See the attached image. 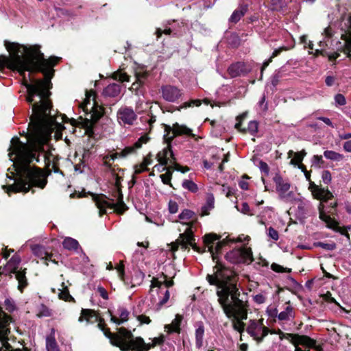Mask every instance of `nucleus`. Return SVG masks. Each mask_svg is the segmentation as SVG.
<instances>
[{"instance_id":"1a4fd4ad","label":"nucleus","mask_w":351,"mask_h":351,"mask_svg":"<svg viewBox=\"0 0 351 351\" xmlns=\"http://www.w3.org/2000/svg\"><path fill=\"white\" fill-rule=\"evenodd\" d=\"M165 134L164 135V140L167 143H171L174 137L180 135H186L191 137H195L192 130L184 125H180L176 123L172 127L165 125Z\"/></svg>"},{"instance_id":"6e6552de","label":"nucleus","mask_w":351,"mask_h":351,"mask_svg":"<svg viewBox=\"0 0 351 351\" xmlns=\"http://www.w3.org/2000/svg\"><path fill=\"white\" fill-rule=\"evenodd\" d=\"M226 259L232 263H251L253 261L252 252L249 247L234 249L226 254Z\"/></svg>"},{"instance_id":"7c9ffc66","label":"nucleus","mask_w":351,"mask_h":351,"mask_svg":"<svg viewBox=\"0 0 351 351\" xmlns=\"http://www.w3.org/2000/svg\"><path fill=\"white\" fill-rule=\"evenodd\" d=\"M62 245L64 248L68 250H76L80 245L77 240L71 237H66L64 239Z\"/></svg>"},{"instance_id":"c9c22d12","label":"nucleus","mask_w":351,"mask_h":351,"mask_svg":"<svg viewBox=\"0 0 351 351\" xmlns=\"http://www.w3.org/2000/svg\"><path fill=\"white\" fill-rule=\"evenodd\" d=\"M182 186L184 189H187L192 193H196L198 190L197 184L190 180H184L182 182Z\"/></svg>"},{"instance_id":"a19ab883","label":"nucleus","mask_w":351,"mask_h":351,"mask_svg":"<svg viewBox=\"0 0 351 351\" xmlns=\"http://www.w3.org/2000/svg\"><path fill=\"white\" fill-rule=\"evenodd\" d=\"M38 315L39 317H50L52 315V311L47 306L42 304L38 308Z\"/></svg>"},{"instance_id":"864d4df0","label":"nucleus","mask_w":351,"mask_h":351,"mask_svg":"<svg viewBox=\"0 0 351 351\" xmlns=\"http://www.w3.org/2000/svg\"><path fill=\"white\" fill-rule=\"evenodd\" d=\"M192 104H194L197 106H199L201 104V102L199 100H192L190 102H185L182 106H180L178 108V110H180L181 108H186L189 107H191Z\"/></svg>"},{"instance_id":"f257e3e1","label":"nucleus","mask_w":351,"mask_h":351,"mask_svg":"<svg viewBox=\"0 0 351 351\" xmlns=\"http://www.w3.org/2000/svg\"><path fill=\"white\" fill-rule=\"evenodd\" d=\"M10 57L0 56V71L7 67L17 71L23 76V84L27 88L26 100L32 104V114L27 134V143H22L14 137L11 141L12 152L9 157L13 162L14 171L18 178L13 184L3 186L5 192L27 193L32 187L44 189L47 183V175L40 169L32 167L29 163L39 162L40 153L46 159L43 145L48 141L57 124L56 119L51 114V102L49 99L51 88V79L53 74L52 67L59 58L51 57L47 60L39 49H7Z\"/></svg>"},{"instance_id":"5701e85b","label":"nucleus","mask_w":351,"mask_h":351,"mask_svg":"<svg viewBox=\"0 0 351 351\" xmlns=\"http://www.w3.org/2000/svg\"><path fill=\"white\" fill-rule=\"evenodd\" d=\"M306 155V152L304 149L298 152H294L293 150H289L288 152V158L293 157L290 161V164L294 166L300 164Z\"/></svg>"},{"instance_id":"412c9836","label":"nucleus","mask_w":351,"mask_h":351,"mask_svg":"<svg viewBox=\"0 0 351 351\" xmlns=\"http://www.w3.org/2000/svg\"><path fill=\"white\" fill-rule=\"evenodd\" d=\"M204 335V326L202 322L196 323L195 329V346L197 348H200L203 346V339Z\"/></svg>"},{"instance_id":"37998d69","label":"nucleus","mask_w":351,"mask_h":351,"mask_svg":"<svg viewBox=\"0 0 351 351\" xmlns=\"http://www.w3.org/2000/svg\"><path fill=\"white\" fill-rule=\"evenodd\" d=\"M21 262V258L19 256L14 255L13 256L10 260L8 262V267L10 268L14 269L15 271H17L16 269L18 266Z\"/></svg>"},{"instance_id":"39448f33","label":"nucleus","mask_w":351,"mask_h":351,"mask_svg":"<svg viewBox=\"0 0 351 351\" xmlns=\"http://www.w3.org/2000/svg\"><path fill=\"white\" fill-rule=\"evenodd\" d=\"M179 219L183 221V224L186 225V228L183 233L180 234L176 241L171 244V250L173 252L177 251L179 245H180L182 249H186L189 245H190L194 250L200 252L199 247L194 242L193 232L191 229V222L189 221L195 219L194 212L189 209H184L179 215Z\"/></svg>"},{"instance_id":"3c124183","label":"nucleus","mask_w":351,"mask_h":351,"mask_svg":"<svg viewBox=\"0 0 351 351\" xmlns=\"http://www.w3.org/2000/svg\"><path fill=\"white\" fill-rule=\"evenodd\" d=\"M322 179L325 184L330 183L332 179L330 172L328 170L324 171L322 174Z\"/></svg>"},{"instance_id":"2f4dec72","label":"nucleus","mask_w":351,"mask_h":351,"mask_svg":"<svg viewBox=\"0 0 351 351\" xmlns=\"http://www.w3.org/2000/svg\"><path fill=\"white\" fill-rule=\"evenodd\" d=\"M324 156L326 158L336 162H339L342 160L344 158L343 154H341L338 152L332 150L325 151L324 152Z\"/></svg>"},{"instance_id":"603ef678","label":"nucleus","mask_w":351,"mask_h":351,"mask_svg":"<svg viewBox=\"0 0 351 351\" xmlns=\"http://www.w3.org/2000/svg\"><path fill=\"white\" fill-rule=\"evenodd\" d=\"M169 210L171 214H175L178 210V204L172 200H170L169 202Z\"/></svg>"},{"instance_id":"473e14b6","label":"nucleus","mask_w":351,"mask_h":351,"mask_svg":"<svg viewBox=\"0 0 351 351\" xmlns=\"http://www.w3.org/2000/svg\"><path fill=\"white\" fill-rule=\"evenodd\" d=\"M62 289L60 290L58 297L60 299L66 302H74V298L70 295L67 287L64 286V283H62Z\"/></svg>"},{"instance_id":"aec40b11","label":"nucleus","mask_w":351,"mask_h":351,"mask_svg":"<svg viewBox=\"0 0 351 351\" xmlns=\"http://www.w3.org/2000/svg\"><path fill=\"white\" fill-rule=\"evenodd\" d=\"M182 320V316L176 315L175 319L170 324H167L165 326L166 331L169 333L180 332V324Z\"/></svg>"},{"instance_id":"4c0bfd02","label":"nucleus","mask_w":351,"mask_h":351,"mask_svg":"<svg viewBox=\"0 0 351 351\" xmlns=\"http://www.w3.org/2000/svg\"><path fill=\"white\" fill-rule=\"evenodd\" d=\"M112 77L114 80H118L121 82H128L130 80V77L127 75L126 73H123L119 71L113 73Z\"/></svg>"},{"instance_id":"f3484780","label":"nucleus","mask_w":351,"mask_h":351,"mask_svg":"<svg viewBox=\"0 0 351 351\" xmlns=\"http://www.w3.org/2000/svg\"><path fill=\"white\" fill-rule=\"evenodd\" d=\"M246 117V113H243V114L237 117V123L235 124V128L242 132L243 133L249 132L252 135H254L258 132V123L256 121H251L249 122L247 128H241V119H245Z\"/></svg>"},{"instance_id":"6e6d98bb","label":"nucleus","mask_w":351,"mask_h":351,"mask_svg":"<svg viewBox=\"0 0 351 351\" xmlns=\"http://www.w3.org/2000/svg\"><path fill=\"white\" fill-rule=\"evenodd\" d=\"M312 165L320 166L323 163L322 156L319 155H314L312 158Z\"/></svg>"},{"instance_id":"ea45409f","label":"nucleus","mask_w":351,"mask_h":351,"mask_svg":"<svg viewBox=\"0 0 351 351\" xmlns=\"http://www.w3.org/2000/svg\"><path fill=\"white\" fill-rule=\"evenodd\" d=\"M47 351H60L56 340L53 338H47L46 340Z\"/></svg>"},{"instance_id":"338daca9","label":"nucleus","mask_w":351,"mask_h":351,"mask_svg":"<svg viewBox=\"0 0 351 351\" xmlns=\"http://www.w3.org/2000/svg\"><path fill=\"white\" fill-rule=\"evenodd\" d=\"M147 170H148V169L145 168V165H143V163H141L139 165H136L134 167V173H136V174L141 173L143 171H147Z\"/></svg>"},{"instance_id":"e2e57ef3","label":"nucleus","mask_w":351,"mask_h":351,"mask_svg":"<svg viewBox=\"0 0 351 351\" xmlns=\"http://www.w3.org/2000/svg\"><path fill=\"white\" fill-rule=\"evenodd\" d=\"M162 182L165 184H169L171 179V173H166L160 176Z\"/></svg>"},{"instance_id":"f704fd0d","label":"nucleus","mask_w":351,"mask_h":351,"mask_svg":"<svg viewBox=\"0 0 351 351\" xmlns=\"http://www.w3.org/2000/svg\"><path fill=\"white\" fill-rule=\"evenodd\" d=\"M32 251L34 254L38 256L41 257L42 258H45L46 260H49L51 258V255L48 254L47 252H45L43 247L40 245H34L32 247Z\"/></svg>"},{"instance_id":"e433bc0d","label":"nucleus","mask_w":351,"mask_h":351,"mask_svg":"<svg viewBox=\"0 0 351 351\" xmlns=\"http://www.w3.org/2000/svg\"><path fill=\"white\" fill-rule=\"evenodd\" d=\"M315 247H319L327 251H332L336 248V244L334 242L324 243L321 241L315 242L313 243Z\"/></svg>"},{"instance_id":"774afa93","label":"nucleus","mask_w":351,"mask_h":351,"mask_svg":"<svg viewBox=\"0 0 351 351\" xmlns=\"http://www.w3.org/2000/svg\"><path fill=\"white\" fill-rule=\"evenodd\" d=\"M137 319L141 322V324H148L151 322V319H149V317L145 315H138Z\"/></svg>"},{"instance_id":"680f3d73","label":"nucleus","mask_w":351,"mask_h":351,"mask_svg":"<svg viewBox=\"0 0 351 351\" xmlns=\"http://www.w3.org/2000/svg\"><path fill=\"white\" fill-rule=\"evenodd\" d=\"M258 167H259L260 170L262 172H263L265 175L269 174V169L266 162H265L263 161H260Z\"/></svg>"},{"instance_id":"79ce46f5","label":"nucleus","mask_w":351,"mask_h":351,"mask_svg":"<svg viewBox=\"0 0 351 351\" xmlns=\"http://www.w3.org/2000/svg\"><path fill=\"white\" fill-rule=\"evenodd\" d=\"M286 3V0H271L272 9L276 11L282 10Z\"/></svg>"},{"instance_id":"4d7b16f0","label":"nucleus","mask_w":351,"mask_h":351,"mask_svg":"<svg viewBox=\"0 0 351 351\" xmlns=\"http://www.w3.org/2000/svg\"><path fill=\"white\" fill-rule=\"evenodd\" d=\"M175 170L181 171L182 173H186L189 171V168L187 167H182L176 162V160L173 161V165Z\"/></svg>"},{"instance_id":"5fc2aeb1","label":"nucleus","mask_w":351,"mask_h":351,"mask_svg":"<svg viewBox=\"0 0 351 351\" xmlns=\"http://www.w3.org/2000/svg\"><path fill=\"white\" fill-rule=\"evenodd\" d=\"M116 269L118 271L119 277L122 281H125L124 280V265L122 262L120 263L119 265L116 267Z\"/></svg>"},{"instance_id":"cd10ccee","label":"nucleus","mask_w":351,"mask_h":351,"mask_svg":"<svg viewBox=\"0 0 351 351\" xmlns=\"http://www.w3.org/2000/svg\"><path fill=\"white\" fill-rule=\"evenodd\" d=\"M215 204V198L212 194H210L207 196L206 202L204 206H202L201 209V215L205 216L208 215L210 213V211L214 208Z\"/></svg>"},{"instance_id":"69168bd1","label":"nucleus","mask_w":351,"mask_h":351,"mask_svg":"<svg viewBox=\"0 0 351 351\" xmlns=\"http://www.w3.org/2000/svg\"><path fill=\"white\" fill-rule=\"evenodd\" d=\"M97 291L99 293L100 296L103 299H104V300L108 299V294L106 290L103 287L99 286L97 287Z\"/></svg>"},{"instance_id":"393cba45","label":"nucleus","mask_w":351,"mask_h":351,"mask_svg":"<svg viewBox=\"0 0 351 351\" xmlns=\"http://www.w3.org/2000/svg\"><path fill=\"white\" fill-rule=\"evenodd\" d=\"M287 304L288 305L285 310L278 315V319L280 321H289L295 317L293 308L289 304V302Z\"/></svg>"},{"instance_id":"8fccbe9b","label":"nucleus","mask_w":351,"mask_h":351,"mask_svg":"<svg viewBox=\"0 0 351 351\" xmlns=\"http://www.w3.org/2000/svg\"><path fill=\"white\" fill-rule=\"evenodd\" d=\"M5 307L9 312H13L16 309L14 302L11 299L5 300Z\"/></svg>"},{"instance_id":"9b49d317","label":"nucleus","mask_w":351,"mask_h":351,"mask_svg":"<svg viewBox=\"0 0 351 351\" xmlns=\"http://www.w3.org/2000/svg\"><path fill=\"white\" fill-rule=\"evenodd\" d=\"M274 181L280 199L286 202L291 200L293 197V193L289 191L291 187L290 183L284 180L281 176L278 175L274 177Z\"/></svg>"},{"instance_id":"bb28decb","label":"nucleus","mask_w":351,"mask_h":351,"mask_svg":"<svg viewBox=\"0 0 351 351\" xmlns=\"http://www.w3.org/2000/svg\"><path fill=\"white\" fill-rule=\"evenodd\" d=\"M334 32L330 26L325 28L324 32L325 38L323 40L319 41V48H323L324 51H326V49L329 48L330 39L332 36Z\"/></svg>"},{"instance_id":"c756f323","label":"nucleus","mask_w":351,"mask_h":351,"mask_svg":"<svg viewBox=\"0 0 351 351\" xmlns=\"http://www.w3.org/2000/svg\"><path fill=\"white\" fill-rule=\"evenodd\" d=\"M247 12V7L246 6H241L238 9L235 10L232 14L231 15L230 18V21L232 23H237L241 18L245 14V13Z\"/></svg>"},{"instance_id":"f8f14e48","label":"nucleus","mask_w":351,"mask_h":351,"mask_svg":"<svg viewBox=\"0 0 351 351\" xmlns=\"http://www.w3.org/2000/svg\"><path fill=\"white\" fill-rule=\"evenodd\" d=\"M220 237L216 234L210 233L204 237V243L208 248V251L211 254L213 259H215V254H217L221 249L223 243L219 241Z\"/></svg>"},{"instance_id":"0e129e2a","label":"nucleus","mask_w":351,"mask_h":351,"mask_svg":"<svg viewBox=\"0 0 351 351\" xmlns=\"http://www.w3.org/2000/svg\"><path fill=\"white\" fill-rule=\"evenodd\" d=\"M311 204L309 202H302L298 205V209L301 210L303 213H304L305 211L308 210Z\"/></svg>"},{"instance_id":"c03bdc74","label":"nucleus","mask_w":351,"mask_h":351,"mask_svg":"<svg viewBox=\"0 0 351 351\" xmlns=\"http://www.w3.org/2000/svg\"><path fill=\"white\" fill-rule=\"evenodd\" d=\"M335 106H340L346 104V99L343 95L341 93L336 94L334 97Z\"/></svg>"},{"instance_id":"dca6fc26","label":"nucleus","mask_w":351,"mask_h":351,"mask_svg":"<svg viewBox=\"0 0 351 351\" xmlns=\"http://www.w3.org/2000/svg\"><path fill=\"white\" fill-rule=\"evenodd\" d=\"M324 205L322 202L319 204L318 209L319 211V219L325 222L327 228L332 229L336 232H340L341 228L339 226L338 222L332 219L330 216L325 214L323 211Z\"/></svg>"},{"instance_id":"f03ea898","label":"nucleus","mask_w":351,"mask_h":351,"mask_svg":"<svg viewBox=\"0 0 351 351\" xmlns=\"http://www.w3.org/2000/svg\"><path fill=\"white\" fill-rule=\"evenodd\" d=\"M213 274H208L206 280L211 285L217 287L218 302L228 318L232 321L233 328L243 332L245 324L242 322L247 317L245 302L240 299L241 293L237 287V277L231 269L221 266L215 267Z\"/></svg>"},{"instance_id":"09e8293b","label":"nucleus","mask_w":351,"mask_h":351,"mask_svg":"<svg viewBox=\"0 0 351 351\" xmlns=\"http://www.w3.org/2000/svg\"><path fill=\"white\" fill-rule=\"evenodd\" d=\"M15 270L12 268H10L8 267V263L4 267H0V274L1 275H11L12 274H16Z\"/></svg>"},{"instance_id":"052dcab7","label":"nucleus","mask_w":351,"mask_h":351,"mask_svg":"<svg viewBox=\"0 0 351 351\" xmlns=\"http://www.w3.org/2000/svg\"><path fill=\"white\" fill-rule=\"evenodd\" d=\"M237 208L238 210L241 211L243 214L252 215L250 213V206H249V205L246 202H243L241 204V208H239L238 206H237Z\"/></svg>"},{"instance_id":"2eb2a0df","label":"nucleus","mask_w":351,"mask_h":351,"mask_svg":"<svg viewBox=\"0 0 351 351\" xmlns=\"http://www.w3.org/2000/svg\"><path fill=\"white\" fill-rule=\"evenodd\" d=\"M157 159L161 165H166L168 163L173 165L176 159L171 149L170 143H167V147L164 148L162 151L158 152Z\"/></svg>"},{"instance_id":"7ed1b4c3","label":"nucleus","mask_w":351,"mask_h":351,"mask_svg":"<svg viewBox=\"0 0 351 351\" xmlns=\"http://www.w3.org/2000/svg\"><path fill=\"white\" fill-rule=\"evenodd\" d=\"M98 327L104 331L105 335L110 339L111 343L119 347L122 351H130L131 346L139 351H148L156 346L151 343H145L142 337L134 338L131 331L125 328H120L117 333H112L109 329H105L104 324H98Z\"/></svg>"},{"instance_id":"423d86ee","label":"nucleus","mask_w":351,"mask_h":351,"mask_svg":"<svg viewBox=\"0 0 351 351\" xmlns=\"http://www.w3.org/2000/svg\"><path fill=\"white\" fill-rule=\"evenodd\" d=\"M12 318L0 308V351H29L20 348H14L8 342L10 324Z\"/></svg>"},{"instance_id":"6ab92c4d","label":"nucleus","mask_w":351,"mask_h":351,"mask_svg":"<svg viewBox=\"0 0 351 351\" xmlns=\"http://www.w3.org/2000/svg\"><path fill=\"white\" fill-rule=\"evenodd\" d=\"M294 346L302 345L308 348H313L315 346V340L306 335H300L296 334L295 339H292Z\"/></svg>"},{"instance_id":"b1692460","label":"nucleus","mask_w":351,"mask_h":351,"mask_svg":"<svg viewBox=\"0 0 351 351\" xmlns=\"http://www.w3.org/2000/svg\"><path fill=\"white\" fill-rule=\"evenodd\" d=\"M118 313L119 318L114 315H111V321L116 324L117 325H120L122 323L126 322L128 319L129 311L124 307H119L118 308Z\"/></svg>"},{"instance_id":"c85d7f7f","label":"nucleus","mask_w":351,"mask_h":351,"mask_svg":"<svg viewBox=\"0 0 351 351\" xmlns=\"http://www.w3.org/2000/svg\"><path fill=\"white\" fill-rule=\"evenodd\" d=\"M25 273V269H24L23 271H18L15 274L19 282L18 289L21 292H23V289L28 285Z\"/></svg>"},{"instance_id":"58836bf2","label":"nucleus","mask_w":351,"mask_h":351,"mask_svg":"<svg viewBox=\"0 0 351 351\" xmlns=\"http://www.w3.org/2000/svg\"><path fill=\"white\" fill-rule=\"evenodd\" d=\"M118 157V153H114L110 155H106L103 157V165L108 169L111 170L110 160H114Z\"/></svg>"},{"instance_id":"20e7f679","label":"nucleus","mask_w":351,"mask_h":351,"mask_svg":"<svg viewBox=\"0 0 351 351\" xmlns=\"http://www.w3.org/2000/svg\"><path fill=\"white\" fill-rule=\"evenodd\" d=\"M339 26L343 32V34H341L343 43L339 42V46L337 47V51L329 53L327 51H324L323 48H318L315 51V56H327L330 61H333L339 56L338 51H342L348 57L351 58V14L343 16Z\"/></svg>"},{"instance_id":"a878e982","label":"nucleus","mask_w":351,"mask_h":351,"mask_svg":"<svg viewBox=\"0 0 351 351\" xmlns=\"http://www.w3.org/2000/svg\"><path fill=\"white\" fill-rule=\"evenodd\" d=\"M98 319V317L95 313V311L89 309H82L81 315L79 317L80 322H83L84 320L87 321L88 322L93 323L94 322H97Z\"/></svg>"},{"instance_id":"72a5a7b5","label":"nucleus","mask_w":351,"mask_h":351,"mask_svg":"<svg viewBox=\"0 0 351 351\" xmlns=\"http://www.w3.org/2000/svg\"><path fill=\"white\" fill-rule=\"evenodd\" d=\"M243 64L240 62H237L232 64L228 68V72L232 77H236L240 75L242 72Z\"/></svg>"},{"instance_id":"bf43d9fd","label":"nucleus","mask_w":351,"mask_h":351,"mask_svg":"<svg viewBox=\"0 0 351 351\" xmlns=\"http://www.w3.org/2000/svg\"><path fill=\"white\" fill-rule=\"evenodd\" d=\"M268 236L274 241H277L279 238L278 232L271 227L268 229Z\"/></svg>"},{"instance_id":"a211bd4d","label":"nucleus","mask_w":351,"mask_h":351,"mask_svg":"<svg viewBox=\"0 0 351 351\" xmlns=\"http://www.w3.org/2000/svg\"><path fill=\"white\" fill-rule=\"evenodd\" d=\"M95 205L99 210L100 215L106 213V209H113L114 204L109 203L106 201V197L104 195H97L94 197Z\"/></svg>"},{"instance_id":"0eeeda50","label":"nucleus","mask_w":351,"mask_h":351,"mask_svg":"<svg viewBox=\"0 0 351 351\" xmlns=\"http://www.w3.org/2000/svg\"><path fill=\"white\" fill-rule=\"evenodd\" d=\"M246 331L258 343L261 342L269 333L268 328L263 324V319L250 320Z\"/></svg>"},{"instance_id":"a18cd8bd","label":"nucleus","mask_w":351,"mask_h":351,"mask_svg":"<svg viewBox=\"0 0 351 351\" xmlns=\"http://www.w3.org/2000/svg\"><path fill=\"white\" fill-rule=\"evenodd\" d=\"M93 114L91 115V118L97 120L102 116V109L101 107L95 106V101H93Z\"/></svg>"},{"instance_id":"4be33fe9","label":"nucleus","mask_w":351,"mask_h":351,"mask_svg":"<svg viewBox=\"0 0 351 351\" xmlns=\"http://www.w3.org/2000/svg\"><path fill=\"white\" fill-rule=\"evenodd\" d=\"M121 93V86L117 83H112L107 86L103 90V94L105 96L115 97H117Z\"/></svg>"},{"instance_id":"ddd939ff","label":"nucleus","mask_w":351,"mask_h":351,"mask_svg":"<svg viewBox=\"0 0 351 351\" xmlns=\"http://www.w3.org/2000/svg\"><path fill=\"white\" fill-rule=\"evenodd\" d=\"M160 92L163 99L172 103L177 101L183 95L182 90L170 84L162 86Z\"/></svg>"},{"instance_id":"13d9d810","label":"nucleus","mask_w":351,"mask_h":351,"mask_svg":"<svg viewBox=\"0 0 351 351\" xmlns=\"http://www.w3.org/2000/svg\"><path fill=\"white\" fill-rule=\"evenodd\" d=\"M296 334H291V333H283L281 332L280 335V339H286L289 340L292 344H293V341L292 339H295Z\"/></svg>"},{"instance_id":"9d476101","label":"nucleus","mask_w":351,"mask_h":351,"mask_svg":"<svg viewBox=\"0 0 351 351\" xmlns=\"http://www.w3.org/2000/svg\"><path fill=\"white\" fill-rule=\"evenodd\" d=\"M137 114L132 108L121 106L117 112V120L121 126L133 125L137 120Z\"/></svg>"},{"instance_id":"4468645a","label":"nucleus","mask_w":351,"mask_h":351,"mask_svg":"<svg viewBox=\"0 0 351 351\" xmlns=\"http://www.w3.org/2000/svg\"><path fill=\"white\" fill-rule=\"evenodd\" d=\"M308 189L311 191L315 199H319L322 202H327L333 198L332 193L324 188L319 187L314 182H311Z\"/></svg>"},{"instance_id":"49530a36","label":"nucleus","mask_w":351,"mask_h":351,"mask_svg":"<svg viewBox=\"0 0 351 351\" xmlns=\"http://www.w3.org/2000/svg\"><path fill=\"white\" fill-rule=\"evenodd\" d=\"M136 149V148H135L134 145L126 147L121 152L118 153V156L125 157V156H128L129 154H132Z\"/></svg>"},{"instance_id":"de8ad7c7","label":"nucleus","mask_w":351,"mask_h":351,"mask_svg":"<svg viewBox=\"0 0 351 351\" xmlns=\"http://www.w3.org/2000/svg\"><path fill=\"white\" fill-rule=\"evenodd\" d=\"M149 140V136L147 134H145L142 136H141L138 140L134 143L135 148L139 149L141 147L143 143H146Z\"/></svg>"}]
</instances>
